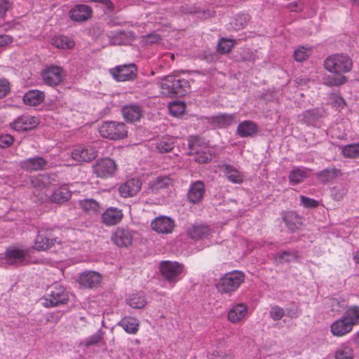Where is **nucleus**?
Masks as SVG:
<instances>
[{
  "label": "nucleus",
  "mask_w": 359,
  "mask_h": 359,
  "mask_svg": "<svg viewBox=\"0 0 359 359\" xmlns=\"http://www.w3.org/2000/svg\"><path fill=\"white\" fill-rule=\"evenodd\" d=\"M324 66L327 71L336 74L323 77V83L328 86H339L346 81V77L341 74L351 70L352 62L347 55L335 54L328 57L325 60Z\"/></svg>",
  "instance_id": "obj_1"
},
{
  "label": "nucleus",
  "mask_w": 359,
  "mask_h": 359,
  "mask_svg": "<svg viewBox=\"0 0 359 359\" xmlns=\"http://www.w3.org/2000/svg\"><path fill=\"white\" fill-rule=\"evenodd\" d=\"M31 183L35 189L34 194L41 202L50 199L52 202L62 203L67 201L72 195L71 191L65 184L55 189L50 195L49 188L47 187L48 178L46 176L33 177L31 180Z\"/></svg>",
  "instance_id": "obj_2"
},
{
  "label": "nucleus",
  "mask_w": 359,
  "mask_h": 359,
  "mask_svg": "<svg viewBox=\"0 0 359 359\" xmlns=\"http://www.w3.org/2000/svg\"><path fill=\"white\" fill-rule=\"evenodd\" d=\"M160 88L161 94L165 96L174 95L182 96L188 92L189 85L186 79H180L175 76L168 75L161 79Z\"/></svg>",
  "instance_id": "obj_3"
},
{
  "label": "nucleus",
  "mask_w": 359,
  "mask_h": 359,
  "mask_svg": "<svg viewBox=\"0 0 359 359\" xmlns=\"http://www.w3.org/2000/svg\"><path fill=\"white\" fill-rule=\"evenodd\" d=\"M160 272L168 287L172 288L184 274V266L177 262L162 261Z\"/></svg>",
  "instance_id": "obj_4"
},
{
  "label": "nucleus",
  "mask_w": 359,
  "mask_h": 359,
  "mask_svg": "<svg viewBox=\"0 0 359 359\" xmlns=\"http://www.w3.org/2000/svg\"><path fill=\"white\" fill-rule=\"evenodd\" d=\"M245 280V275L241 271H232L225 273L216 284V288L221 294H231L235 292Z\"/></svg>",
  "instance_id": "obj_5"
},
{
  "label": "nucleus",
  "mask_w": 359,
  "mask_h": 359,
  "mask_svg": "<svg viewBox=\"0 0 359 359\" xmlns=\"http://www.w3.org/2000/svg\"><path fill=\"white\" fill-rule=\"evenodd\" d=\"M99 133L103 138L111 140H123L127 137L128 128L123 122L104 121L99 128Z\"/></svg>",
  "instance_id": "obj_6"
},
{
  "label": "nucleus",
  "mask_w": 359,
  "mask_h": 359,
  "mask_svg": "<svg viewBox=\"0 0 359 359\" xmlns=\"http://www.w3.org/2000/svg\"><path fill=\"white\" fill-rule=\"evenodd\" d=\"M97 154V151L94 146L79 145L72 149L70 158L62 157V159L67 161V165H71L78 163L91 161L95 158Z\"/></svg>",
  "instance_id": "obj_7"
},
{
  "label": "nucleus",
  "mask_w": 359,
  "mask_h": 359,
  "mask_svg": "<svg viewBox=\"0 0 359 359\" xmlns=\"http://www.w3.org/2000/svg\"><path fill=\"white\" fill-rule=\"evenodd\" d=\"M68 293L65 288L58 283L51 285L43 299V304L46 307L63 304L68 300Z\"/></svg>",
  "instance_id": "obj_8"
},
{
  "label": "nucleus",
  "mask_w": 359,
  "mask_h": 359,
  "mask_svg": "<svg viewBox=\"0 0 359 359\" xmlns=\"http://www.w3.org/2000/svg\"><path fill=\"white\" fill-rule=\"evenodd\" d=\"M56 245L61 246L57 250H64L66 248L70 247L71 243L69 241L61 242L60 241H57L56 238H50L43 230L39 231L34 246L36 250L45 251Z\"/></svg>",
  "instance_id": "obj_9"
},
{
  "label": "nucleus",
  "mask_w": 359,
  "mask_h": 359,
  "mask_svg": "<svg viewBox=\"0 0 359 359\" xmlns=\"http://www.w3.org/2000/svg\"><path fill=\"white\" fill-rule=\"evenodd\" d=\"M5 262L10 265L24 264L29 262V250L18 246H11L5 252Z\"/></svg>",
  "instance_id": "obj_10"
},
{
  "label": "nucleus",
  "mask_w": 359,
  "mask_h": 359,
  "mask_svg": "<svg viewBox=\"0 0 359 359\" xmlns=\"http://www.w3.org/2000/svg\"><path fill=\"white\" fill-rule=\"evenodd\" d=\"M116 170V162L109 158H100L93 166V172L100 178H107L113 176Z\"/></svg>",
  "instance_id": "obj_11"
},
{
  "label": "nucleus",
  "mask_w": 359,
  "mask_h": 359,
  "mask_svg": "<svg viewBox=\"0 0 359 359\" xmlns=\"http://www.w3.org/2000/svg\"><path fill=\"white\" fill-rule=\"evenodd\" d=\"M136 71L134 64L117 66L109 70L111 76L118 82L133 80L136 76Z\"/></svg>",
  "instance_id": "obj_12"
},
{
  "label": "nucleus",
  "mask_w": 359,
  "mask_h": 359,
  "mask_svg": "<svg viewBox=\"0 0 359 359\" xmlns=\"http://www.w3.org/2000/svg\"><path fill=\"white\" fill-rule=\"evenodd\" d=\"M39 124V119L34 116L23 114L10 123L11 128L18 132L34 129Z\"/></svg>",
  "instance_id": "obj_13"
},
{
  "label": "nucleus",
  "mask_w": 359,
  "mask_h": 359,
  "mask_svg": "<svg viewBox=\"0 0 359 359\" xmlns=\"http://www.w3.org/2000/svg\"><path fill=\"white\" fill-rule=\"evenodd\" d=\"M41 76L46 84L53 86L62 81L64 72L61 67L52 65L43 70Z\"/></svg>",
  "instance_id": "obj_14"
},
{
  "label": "nucleus",
  "mask_w": 359,
  "mask_h": 359,
  "mask_svg": "<svg viewBox=\"0 0 359 359\" xmlns=\"http://www.w3.org/2000/svg\"><path fill=\"white\" fill-rule=\"evenodd\" d=\"M175 225V221L167 216L156 217L151 222V229L156 233L161 234L171 233Z\"/></svg>",
  "instance_id": "obj_15"
},
{
  "label": "nucleus",
  "mask_w": 359,
  "mask_h": 359,
  "mask_svg": "<svg viewBox=\"0 0 359 359\" xmlns=\"http://www.w3.org/2000/svg\"><path fill=\"white\" fill-rule=\"evenodd\" d=\"M134 232L128 228H117L111 234V241L118 247H128L133 243Z\"/></svg>",
  "instance_id": "obj_16"
},
{
  "label": "nucleus",
  "mask_w": 359,
  "mask_h": 359,
  "mask_svg": "<svg viewBox=\"0 0 359 359\" xmlns=\"http://www.w3.org/2000/svg\"><path fill=\"white\" fill-rule=\"evenodd\" d=\"M141 187L142 182L138 178H131L119 187L118 192L123 198L132 197L140 191Z\"/></svg>",
  "instance_id": "obj_17"
},
{
  "label": "nucleus",
  "mask_w": 359,
  "mask_h": 359,
  "mask_svg": "<svg viewBox=\"0 0 359 359\" xmlns=\"http://www.w3.org/2000/svg\"><path fill=\"white\" fill-rule=\"evenodd\" d=\"M188 234L193 239L203 241L208 240V241H205V243L206 246L212 243V242L210 241V238L212 236V232L207 226H192L188 229Z\"/></svg>",
  "instance_id": "obj_18"
},
{
  "label": "nucleus",
  "mask_w": 359,
  "mask_h": 359,
  "mask_svg": "<svg viewBox=\"0 0 359 359\" xmlns=\"http://www.w3.org/2000/svg\"><path fill=\"white\" fill-rule=\"evenodd\" d=\"M248 308L243 303H237L229 309L227 318L232 323H238L245 319L248 316Z\"/></svg>",
  "instance_id": "obj_19"
},
{
  "label": "nucleus",
  "mask_w": 359,
  "mask_h": 359,
  "mask_svg": "<svg viewBox=\"0 0 359 359\" xmlns=\"http://www.w3.org/2000/svg\"><path fill=\"white\" fill-rule=\"evenodd\" d=\"M122 210L115 208H108L102 214L101 219L103 224L107 226H113L118 224L123 219Z\"/></svg>",
  "instance_id": "obj_20"
},
{
  "label": "nucleus",
  "mask_w": 359,
  "mask_h": 359,
  "mask_svg": "<svg viewBox=\"0 0 359 359\" xmlns=\"http://www.w3.org/2000/svg\"><path fill=\"white\" fill-rule=\"evenodd\" d=\"M101 276L95 271H86L80 274L79 283L85 288H93L99 285Z\"/></svg>",
  "instance_id": "obj_21"
},
{
  "label": "nucleus",
  "mask_w": 359,
  "mask_h": 359,
  "mask_svg": "<svg viewBox=\"0 0 359 359\" xmlns=\"http://www.w3.org/2000/svg\"><path fill=\"white\" fill-rule=\"evenodd\" d=\"M219 168L229 182L234 184H241L243 182V173L233 165L223 164Z\"/></svg>",
  "instance_id": "obj_22"
},
{
  "label": "nucleus",
  "mask_w": 359,
  "mask_h": 359,
  "mask_svg": "<svg viewBox=\"0 0 359 359\" xmlns=\"http://www.w3.org/2000/svg\"><path fill=\"white\" fill-rule=\"evenodd\" d=\"M353 327L341 316L334 321L330 326L332 334L335 337H343L353 330Z\"/></svg>",
  "instance_id": "obj_23"
},
{
  "label": "nucleus",
  "mask_w": 359,
  "mask_h": 359,
  "mask_svg": "<svg viewBox=\"0 0 359 359\" xmlns=\"http://www.w3.org/2000/svg\"><path fill=\"white\" fill-rule=\"evenodd\" d=\"M92 13L91 8L86 5H76L69 11V18L76 22L88 20Z\"/></svg>",
  "instance_id": "obj_24"
},
{
  "label": "nucleus",
  "mask_w": 359,
  "mask_h": 359,
  "mask_svg": "<svg viewBox=\"0 0 359 359\" xmlns=\"http://www.w3.org/2000/svg\"><path fill=\"white\" fill-rule=\"evenodd\" d=\"M47 161L42 157L36 156L22 161L20 166L27 171H36L46 168Z\"/></svg>",
  "instance_id": "obj_25"
},
{
  "label": "nucleus",
  "mask_w": 359,
  "mask_h": 359,
  "mask_svg": "<svg viewBox=\"0 0 359 359\" xmlns=\"http://www.w3.org/2000/svg\"><path fill=\"white\" fill-rule=\"evenodd\" d=\"M175 144V140L170 135H164L156 140L152 143V147L159 153H166L170 151Z\"/></svg>",
  "instance_id": "obj_26"
},
{
  "label": "nucleus",
  "mask_w": 359,
  "mask_h": 359,
  "mask_svg": "<svg viewBox=\"0 0 359 359\" xmlns=\"http://www.w3.org/2000/svg\"><path fill=\"white\" fill-rule=\"evenodd\" d=\"M204 194V184L201 181H196L191 184L188 192V198L192 203H199Z\"/></svg>",
  "instance_id": "obj_27"
},
{
  "label": "nucleus",
  "mask_w": 359,
  "mask_h": 359,
  "mask_svg": "<svg viewBox=\"0 0 359 359\" xmlns=\"http://www.w3.org/2000/svg\"><path fill=\"white\" fill-rule=\"evenodd\" d=\"M122 115L124 119L128 122L139 121L142 115V109L137 105H127L122 108Z\"/></svg>",
  "instance_id": "obj_28"
},
{
  "label": "nucleus",
  "mask_w": 359,
  "mask_h": 359,
  "mask_svg": "<svg viewBox=\"0 0 359 359\" xmlns=\"http://www.w3.org/2000/svg\"><path fill=\"white\" fill-rule=\"evenodd\" d=\"M43 92L38 90H31L23 96V102L26 105L36 106L41 104L44 100Z\"/></svg>",
  "instance_id": "obj_29"
},
{
  "label": "nucleus",
  "mask_w": 359,
  "mask_h": 359,
  "mask_svg": "<svg viewBox=\"0 0 359 359\" xmlns=\"http://www.w3.org/2000/svg\"><path fill=\"white\" fill-rule=\"evenodd\" d=\"M118 325L121 327L126 332L135 334L139 330V321L137 318L128 316L122 318L118 323Z\"/></svg>",
  "instance_id": "obj_30"
},
{
  "label": "nucleus",
  "mask_w": 359,
  "mask_h": 359,
  "mask_svg": "<svg viewBox=\"0 0 359 359\" xmlns=\"http://www.w3.org/2000/svg\"><path fill=\"white\" fill-rule=\"evenodd\" d=\"M342 316L351 327L359 325V306L356 305L348 306Z\"/></svg>",
  "instance_id": "obj_31"
},
{
  "label": "nucleus",
  "mask_w": 359,
  "mask_h": 359,
  "mask_svg": "<svg viewBox=\"0 0 359 359\" xmlns=\"http://www.w3.org/2000/svg\"><path fill=\"white\" fill-rule=\"evenodd\" d=\"M172 184V180L168 177H158L149 182L148 189L151 192H157Z\"/></svg>",
  "instance_id": "obj_32"
},
{
  "label": "nucleus",
  "mask_w": 359,
  "mask_h": 359,
  "mask_svg": "<svg viewBox=\"0 0 359 359\" xmlns=\"http://www.w3.org/2000/svg\"><path fill=\"white\" fill-rule=\"evenodd\" d=\"M257 131L256 124L250 121H244L237 127V133L241 137L255 135Z\"/></svg>",
  "instance_id": "obj_33"
},
{
  "label": "nucleus",
  "mask_w": 359,
  "mask_h": 359,
  "mask_svg": "<svg viewBox=\"0 0 359 359\" xmlns=\"http://www.w3.org/2000/svg\"><path fill=\"white\" fill-rule=\"evenodd\" d=\"M212 124L218 128H225L235 123L233 114H222L212 118Z\"/></svg>",
  "instance_id": "obj_34"
},
{
  "label": "nucleus",
  "mask_w": 359,
  "mask_h": 359,
  "mask_svg": "<svg viewBox=\"0 0 359 359\" xmlns=\"http://www.w3.org/2000/svg\"><path fill=\"white\" fill-rule=\"evenodd\" d=\"M127 304L131 308L140 309L144 307L147 301L144 296L140 293H132L126 299Z\"/></svg>",
  "instance_id": "obj_35"
},
{
  "label": "nucleus",
  "mask_w": 359,
  "mask_h": 359,
  "mask_svg": "<svg viewBox=\"0 0 359 359\" xmlns=\"http://www.w3.org/2000/svg\"><path fill=\"white\" fill-rule=\"evenodd\" d=\"M310 170L304 168H294L289 175V180L290 184H297L303 181L309 175Z\"/></svg>",
  "instance_id": "obj_36"
},
{
  "label": "nucleus",
  "mask_w": 359,
  "mask_h": 359,
  "mask_svg": "<svg viewBox=\"0 0 359 359\" xmlns=\"http://www.w3.org/2000/svg\"><path fill=\"white\" fill-rule=\"evenodd\" d=\"M286 226L290 231L299 229L302 225V219L295 212H287L283 217Z\"/></svg>",
  "instance_id": "obj_37"
},
{
  "label": "nucleus",
  "mask_w": 359,
  "mask_h": 359,
  "mask_svg": "<svg viewBox=\"0 0 359 359\" xmlns=\"http://www.w3.org/2000/svg\"><path fill=\"white\" fill-rule=\"evenodd\" d=\"M51 43L58 48L69 49L74 47V41L66 36H56L52 38Z\"/></svg>",
  "instance_id": "obj_38"
},
{
  "label": "nucleus",
  "mask_w": 359,
  "mask_h": 359,
  "mask_svg": "<svg viewBox=\"0 0 359 359\" xmlns=\"http://www.w3.org/2000/svg\"><path fill=\"white\" fill-rule=\"evenodd\" d=\"M213 154L208 147H203L195 151L194 160L199 163H206L210 161Z\"/></svg>",
  "instance_id": "obj_39"
},
{
  "label": "nucleus",
  "mask_w": 359,
  "mask_h": 359,
  "mask_svg": "<svg viewBox=\"0 0 359 359\" xmlns=\"http://www.w3.org/2000/svg\"><path fill=\"white\" fill-rule=\"evenodd\" d=\"M339 174V170L335 168H326L317 173V177L325 183L332 180Z\"/></svg>",
  "instance_id": "obj_40"
},
{
  "label": "nucleus",
  "mask_w": 359,
  "mask_h": 359,
  "mask_svg": "<svg viewBox=\"0 0 359 359\" xmlns=\"http://www.w3.org/2000/svg\"><path fill=\"white\" fill-rule=\"evenodd\" d=\"M131 37L130 32L118 31L113 36H109L110 43L114 45H122L127 43Z\"/></svg>",
  "instance_id": "obj_41"
},
{
  "label": "nucleus",
  "mask_w": 359,
  "mask_h": 359,
  "mask_svg": "<svg viewBox=\"0 0 359 359\" xmlns=\"http://www.w3.org/2000/svg\"><path fill=\"white\" fill-rule=\"evenodd\" d=\"M298 255L296 252L283 251L275 257L276 262L279 263L290 262L297 260Z\"/></svg>",
  "instance_id": "obj_42"
},
{
  "label": "nucleus",
  "mask_w": 359,
  "mask_h": 359,
  "mask_svg": "<svg viewBox=\"0 0 359 359\" xmlns=\"http://www.w3.org/2000/svg\"><path fill=\"white\" fill-rule=\"evenodd\" d=\"M79 205L83 210L90 212H97L100 209L98 203L93 199L80 201Z\"/></svg>",
  "instance_id": "obj_43"
},
{
  "label": "nucleus",
  "mask_w": 359,
  "mask_h": 359,
  "mask_svg": "<svg viewBox=\"0 0 359 359\" xmlns=\"http://www.w3.org/2000/svg\"><path fill=\"white\" fill-rule=\"evenodd\" d=\"M312 50L310 47L300 46L294 52V57L296 61L302 62L307 59L311 54Z\"/></svg>",
  "instance_id": "obj_44"
},
{
  "label": "nucleus",
  "mask_w": 359,
  "mask_h": 359,
  "mask_svg": "<svg viewBox=\"0 0 359 359\" xmlns=\"http://www.w3.org/2000/svg\"><path fill=\"white\" fill-rule=\"evenodd\" d=\"M342 154L347 158H355L359 156V144H351L344 147Z\"/></svg>",
  "instance_id": "obj_45"
},
{
  "label": "nucleus",
  "mask_w": 359,
  "mask_h": 359,
  "mask_svg": "<svg viewBox=\"0 0 359 359\" xmlns=\"http://www.w3.org/2000/svg\"><path fill=\"white\" fill-rule=\"evenodd\" d=\"M168 109L172 116H178L184 113L185 104L180 101H173L169 104Z\"/></svg>",
  "instance_id": "obj_46"
},
{
  "label": "nucleus",
  "mask_w": 359,
  "mask_h": 359,
  "mask_svg": "<svg viewBox=\"0 0 359 359\" xmlns=\"http://www.w3.org/2000/svg\"><path fill=\"white\" fill-rule=\"evenodd\" d=\"M319 117L318 109L307 110L303 114V121L308 125H314Z\"/></svg>",
  "instance_id": "obj_47"
},
{
  "label": "nucleus",
  "mask_w": 359,
  "mask_h": 359,
  "mask_svg": "<svg viewBox=\"0 0 359 359\" xmlns=\"http://www.w3.org/2000/svg\"><path fill=\"white\" fill-rule=\"evenodd\" d=\"M235 44V41L229 39H221L217 45V50L220 53H226L231 50Z\"/></svg>",
  "instance_id": "obj_48"
},
{
  "label": "nucleus",
  "mask_w": 359,
  "mask_h": 359,
  "mask_svg": "<svg viewBox=\"0 0 359 359\" xmlns=\"http://www.w3.org/2000/svg\"><path fill=\"white\" fill-rule=\"evenodd\" d=\"M103 336V331L102 330H99L94 334L86 338L83 341V344L87 347L95 345L102 339Z\"/></svg>",
  "instance_id": "obj_49"
},
{
  "label": "nucleus",
  "mask_w": 359,
  "mask_h": 359,
  "mask_svg": "<svg viewBox=\"0 0 359 359\" xmlns=\"http://www.w3.org/2000/svg\"><path fill=\"white\" fill-rule=\"evenodd\" d=\"M336 359H353V350L347 346L340 347L335 354Z\"/></svg>",
  "instance_id": "obj_50"
},
{
  "label": "nucleus",
  "mask_w": 359,
  "mask_h": 359,
  "mask_svg": "<svg viewBox=\"0 0 359 359\" xmlns=\"http://www.w3.org/2000/svg\"><path fill=\"white\" fill-rule=\"evenodd\" d=\"M249 18L245 14L238 15L231 22L233 27L235 29H240L243 28L248 23Z\"/></svg>",
  "instance_id": "obj_51"
},
{
  "label": "nucleus",
  "mask_w": 359,
  "mask_h": 359,
  "mask_svg": "<svg viewBox=\"0 0 359 359\" xmlns=\"http://www.w3.org/2000/svg\"><path fill=\"white\" fill-rule=\"evenodd\" d=\"M300 204L306 208H313L318 206L319 201L309 198L307 196H301L300 197Z\"/></svg>",
  "instance_id": "obj_52"
},
{
  "label": "nucleus",
  "mask_w": 359,
  "mask_h": 359,
  "mask_svg": "<svg viewBox=\"0 0 359 359\" xmlns=\"http://www.w3.org/2000/svg\"><path fill=\"white\" fill-rule=\"evenodd\" d=\"M209 359H233L232 354L223 351H215L208 356Z\"/></svg>",
  "instance_id": "obj_53"
},
{
  "label": "nucleus",
  "mask_w": 359,
  "mask_h": 359,
  "mask_svg": "<svg viewBox=\"0 0 359 359\" xmlns=\"http://www.w3.org/2000/svg\"><path fill=\"white\" fill-rule=\"evenodd\" d=\"M285 313L283 309L278 306H273L270 311V316L274 320H280Z\"/></svg>",
  "instance_id": "obj_54"
},
{
  "label": "nucleus",
  "mask_w": 359,
  "mask_h": 359,
  "mask_svg": "<svg viewBox=\"0 0 359 359\" xmlns=\"http://www.w3.org/2000/svg\"><path fill=\"white\" fill-rule=\"evenodd\" d=\"M13 137L9 134L0 135V147L5 148L12 144Z\"/></svg>",
  "instance_id": "obj_55"
},
{
  "label": "nucleus",
  "mask_w": 359,
  "mask_h": 359,
  "mask_svg": "<svg viewBox=\"0 0 359 359\" xmlns=\"http://www.w3.org/2000/svg\"><path fill=\"white\" fill-rule=\"evenodd\" d=\"M9 83L6 79H0V98L6 96L9 92Z\"/></svg>",
  "instance_id": "obj_56"
},
{
  "label": "nucleus",
  "mask_w": 359,
  "mask_h": 359,
  "mask_svg": "<svg viewBox=\"0 0 359 359\" xmlns=\"http://www.w3.org/2000/svg\"><path fill=\"white\" fill-rule=\"evenodd\" d=\"M13 41L12 37L8 35H0V48L6 46Z\"/></svg>",
  "instance_id": "obj_57"
},
{
  "label": "nucleus",
  "mask_w": 359,
  "mask_h": 359,
  "mask_svg": "<svg viewBox=\"0 0 359 359\" xmlns=\"http://www.w3.org/2000/svg\"><path fill=\"white\" fill-rule=\"evenodd\" d=\"M10 4L7 0H0V17L8 11Z\"/></svg>",
  "instance_id": "obj_58"
},
{
  "label": "nucleus",
  "mask_w": 359,
  "mask_h": 359,
  "mask_svg": "<svg viewBox=\"0 0 359 359\" xmlns=\"http://www.w3.org/2000/svg\"><path fill=\"white\" fill-rule=\"evenodd\" d=\"M188 145L191 151H195V145L198 142V138L196 136H190L188 138Z\"/></svg>",
  "instance_id": "obj_59"
},
{
  "label": "nucleus",
  "mask_w": 359,
  "mask_h": 359,
  "mask_svg": "<svg viewBox=\"0 0 359 359\" xmlns=\"http://www.w3.org/2000/svg\"><path fill=\"white\" fill-rule=\"evenodd\" d=\"M345 105V102L343 98L340 97H336L334 100V106L337 109H341Z\"/></svg>",
  "instance_id": "obj_60"
},
{
  "label": "nucleus",
  "mask_w": 359,
  "mask_h": 359,
  "mask_svg": "<svg viewBox=\"0 0 359 359\" xmlns=\"http://www.w3.org/2000/svg\"><path fill=\"white\" fill-rule=\"evenodd\" d=\"M108 10H112L113 4L109 0H99Z\"/></svg>",
  "instance_id": "obj_61"
},
{
  "label": "nucleus",
  "mask_w": 359,
  "mask_h": 359,
  "mask_svg": "<svg viewBox=\"0 0 359 359\" xmlns=\"http://www.w3.org/2000/svg\"><path fill=\"white\" fill-rule=\"evenodd\" d=\"M287 315L290 316V318H297L299 315V312L298 311L297 309L296 308L294 310L288 311L287 313Z\"/></svg>",
  "instance_id": "obj_62"
},
{
  "label": "nucleus",
  "mask_w": 359,
  "mask_h": 359,
  "mask_svg": "<svg viewBox=\"0 0 359 359\" xmlns=\"http://www.w3.org/2000/svg\"><path fill=\"white\" fill-rule=\"evenodd\" d=\"M352 341L359 346V331L355 333L352 337Z\"/></svg>",
  "instance_id": "obj_63"
},
{
  "label": "nucleus",
  "mask_w": 359,
  "mask_h": 359,
  "mask_svg": "<svg viewBox=\"0 0 359 359\" xmlns=\"http://www.w3.org/2000/svg\"><path fill=\"white\" fill-rule=\"evenodd\" d=\"M353 259L355 261V262L359 264V251H357L355 253V255L353 256Z\"/></svg>",
  "instance_id": "obj_64"
}]
</instances>
